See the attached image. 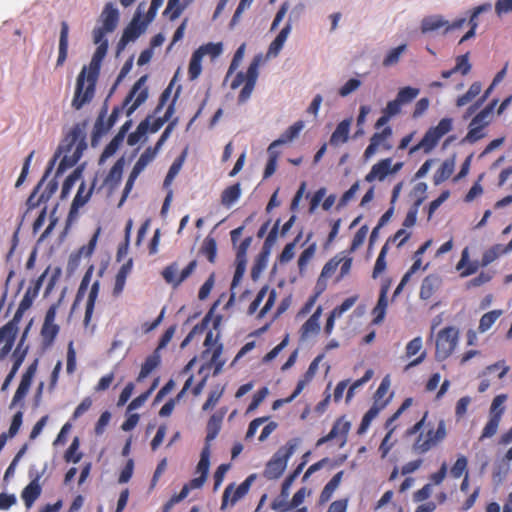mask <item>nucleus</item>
<instances>
[{"label": "nucleus", "instance_id": "1", "mask_svg": "<svg viewBox=\"0 0 512 512\" xmlns=\"http://www.w3.org/2000/svg\"><path fill=\"white\" fill-rule=\"evenodd\" d=\"M106 56V44L96 48L90 64L84 66L76 80L72 107L80 110L84 105L90 103L95 94V84L99 75L101 62Z\"/></svg>", "mask_w": 512, "mask_h": 512}, {"label": "nucleus", "instance_id": "2", "mask_svg": "<svg viewBox=\"0 0 512 512\" xmlns=\"http://www.w3.org/2000/svg\"><path fill=\"white\" fill-rule=\"evenodd\" d=\"M147 76L140 77L137 82L133 85L128 96L121 107H115L104 124L103 116L97 119L95 129L98 134L106 133L118 120V117L122 114L123 110H126V115L130 116L139 106H141L148 98V88L146 86Z\"/></svg>", "mask_w": 512, "mask_h": 512}, {"label": "nucleus", "instance_id": "3", "mask_svg": "<svg viewBox=\"0 0 512 512\" xmlns=\"http://www.w3.org/2000/svg\"><path fill=\"white\" fill-rule=\"evenodd\" d=\"M85 135L79 125H75L61 142L56 155L63 154L58 166L56 176H59L67 168L74 166L86 149Z\"/></svg>", "mask_w": 512, "mask_h": 512}, {"label": "nucleus", "instance_id": "4", "mask_svg": "<svg viewBox=\"0 0 512 512\" xmlns=\"http://www.w3.org/2000/svg\"><path fill=\"white\" fill-rule=\"evenodd\" d=\"M299 439L290 440L284 447H281L267 463L264 475L268 479H276L284 472L288 460L296 451Z\"/></svg>", "mask_w": 512, "mask_h": 512}, {"label": "nucleus", "instance_id": "5", "mask_svg": "<svg viewBox=\"0 0 512 512\" xmlns=\"http://www.w3.org/2000/svg\"><path fill=\"white\" fill-rule=\"evenodd\" d=\"M446 435L447 432L444 420L438 422L436 429L428 424L427 430L421 432L413 444V450L416 453L424 454L442 442Z\"/></svg>", "mask_w": 512, "mask_h": 512}, {"label": "nucleus", "instance_id": "6", "mask_svg": "<svg viewBox=\"0 0 512 512\" xmlns=\"http://www.w3.org/2000/svg\"><path fill=\"white\" fill-rule=\"evenodd\" d=\"M452 129V119L443 118L437 126L430 128L415 146L411 147L409 154H414L418 150L429 153L439 142V140Z\"/></svg>", "mask_w": 512, "mask_h": 512}, {"label": "nucleus", "instance_id": "7", "mask_svg": "<svg viewBox=\"0 0 512 512\" xmlns=\"http://www.w3.org/2000/svg\"><path fill=\"white\" fill-rule=\"evenodd\" d=\"M101 20L103 26L93 30V40L97 47L106 44L107 51L108 41L105 39V34L115 30L119 20L118 9L112 3H107L102 11Z\"/></svg>", "mask_w": 512, "mask_h": 512}, {"label": "nucleus", "instance_id": "8", "mask_svg": "<svg viewBox=\"0 0 512 512\" xmlns=\"http://www.w3.org/2000/svg\"><path fill=\"white\" fill-rule=\"evenodd\" d=\"M458 335V330L454 327H446L438 333L435 353L438 361L447 359L453 353L458 343Z\"/></svg>", "mask_w": 512, "mask_h": 512}, {"label": "nucleus", "instance_id": "9", "mask_svg": "<svg viewBox=\"0 0 512 512\" xmlns=\"http://www.w3.org/2000/svg\"><path fill=\"white\" fill-rule=\"evenodd\" d=\"M144 11L145 3H140L132 21L123 32V35L119 41L120 48H124L129 42L136 40L142 33L145 32L147 25L150 22H147V18L143 22L140 21L141 15L144 13Z\"/></svg>", "mask_w": 512, "mask_h": 512}, {"label": "nucleus", "instance_id": "10", "mask_svg": "<svg viewBox=\"0 0 512 512\" xmlns=\"http://www.w3.org/2000/svg\"><path fill=\"white\" fill-rule=\"evenodd\" d=\"M252 239L250 237L245 238L238 247L236 255V269L231 283V291L240 283L246 270V253L251 244ZM235 300V293L231 292L230 298L226 304L229 307Z\"/></svg>", "mask_w": 512, "mask_h": 512}, {"label": "nucleus", "instance_id": "11", "mask_svg": "<svg viewBox=\"0 0 512 512\" xmlns=\"http://www.w3.org/2000/svg\"><path fill=\"white\" fill-rule=\"evenodd\" d=\"M263 61V55L258 54L254 57L253 61L250 63L247 72H246V83L244 84V87L240 91V94L238 96V102L240 104H243L248 101V99L251 97V94L254 90V87L256 85L258 76H259V66Z\"/></svg>", "mask_w": 512, "mask_h": 512}, {"label": "nucleus", "instance_id": "12", "mask_svg": "<svg viewBox=\"0 0 512 512\" xmlns=\"http://www.w3.org/2000/svg\"><path fill=\"white\" fill-rule=\"evenodd\" d=\"M38 361L35 360L25 371V373L21 377L20 384L13 396V399L10 403V409L19 406L20 408L24 407V398L26 397L29 389L31 387L33 378L37 371Z\"/></svg>", "mask_w": 512, "mask_h": 512}, {"label": "nucleus", "instance_id": "13", "mask_svg": "<svg viewBox=\"0 0 512 512\" xmlns=\"http://www.w3.org/2000/svg\"><path fill=\"white\" fill-rule=\"evenodd\" d=\"M492 118L489 117V110H481L471 120L468 133L463 139L464 142L475 143L485 136L484 129L489 125Z\"/></svg>", "mask_w": 512, "mask_h": 512}, {"label": "nucleus", "instance_id": "14", "mask_svg": "<svg viewBox=\"0 0 512 512\" xmlns=\"http://www.w3.org/2000/svg\"><path fill=\"white\" fill-rule=\"evenodd\" d=\"M392 135V129L385 127L381 132L374 133L370 139V143L364 152V158L366 160L373 157L379 148L390 150L391 145L388 143V139Z\"/></svg>", "mask_w": 512, "mask_h": 512}, {"label": "nucleus", "instance_id": "15", "mask_svg": "<svg viewBox=\"0 0 512 512\" xmlns=\"http://www.w3.org/2000/svg\"><path fill=\"white\" fill-rule=\"evenodd\" d=\"M248 491V482H242L237 488H234L233 484L228 485L223 493L221 508H226L229 501L231 505H234L239 499L245 496Z\"/></svg>", "mask_w": 512, "mask_h": 512}, {"label": "nucleus", "instance_id": "16", "mask_svg": "<svg viewBox=\"0 0 512 512\" xmlns=\"http://www.w3.org/2000/svg\"><path fill=\"white\" fill-rule=\"evenodd\" d=\"M40 478L41 474H37L21 493V498L28 509L32 507L41 494Z\"/></svg>", "mask_w": 512, "mask_h": 512}, {"label": "nucleus", "instance_id": "17", "mask_svg": "<svg viewBox=\"0 0 512 512\" xmlns=\"http://www.w3.org/2000/svg\"><path fill=\"white\" fill-rule=\"evenodd\" d=\"M392 159L386 158L372 166L370 172L366 175L365 180L367 182H373L374 180L383 181L388 174H391Z\"/></svg>", "mask_w": 512, "mask_h": 512}, {"label": "nucleus", "instance_id": "18", "mask_svg": "<svg viewBox=\"0 0 512 512\" xmlns=\"http://www.w3.org/2000/svg\"><path fill=\"white\" fill-rule=\"evenodd\" d=\"M179 92H180V87H178L172 102L169 104V106L167 107V109L162 117L161 116H157V117L150 116L149 117L150 124H149L148 129H150V132H152V133L157 132L164 125V123L167 122L172 117V115L175 112V102L179 96Z\"/></svg>", "mask_w": 512, "mask_h": 512}, {"label": "nucleus", "instance_id": "19", "mask_svg": "<svg viewBox=\"0 0 512 512\" xmlns=\"http://www.w3.org/2000/svg\"><path fill=\"white\" fill-rule=\"evenodd\" d=\"M352 119L341 121L330 137V144L337 147L348 141Z\"/></svg>", "mask_w": 512, "mask_h": 512}, {"label": "nucleus", "instance_id": "20", "mask_svg": "<svg viewBox=\"0 0 512 512\" xmlns=\"http://www.w3.org/2000/svg\"><path fill=\"white\" fill-rule=\"evenodd\" d=\"M350 428L351 423L347 421L344 417H341L336 420L328 435L331 437L332 440L339 438L341 440L340 447H343L346 444L347 434Z\"/></svg>", "mask_w": 512, "mask_h": 512}, {"label": "nucleus", "instance_id": "21", "mask_svg": "<svg viewBox=\"0 0 512 512\" xmlns=\"http://www.w3.org/2000/svg\"><path fill=\"white\" fill-rule=\"evenodd\" d=\"M441 285V278L437 275H429L424 278L420 288V298L428 300L432 297L434 292L439 289Z\"/></svg>", "mask_w": 512, "mask_h": 512}, {"label": "nucleus", "instance_id": "22", "mask_svg": "<svg viewBox=\"0 0 512 512\" xmlns=\"http://www.w3.org/2000/svg\"><path fill=\"white\" fill-rule=\"evenodd\" d=\"M446 25H447V20H445L442 16L432 15V16H427V17L423 18V20L421 21L420 28H421V32L426 34L429 32L437 31L441 28L446 29ZM444 33H446V30H444Z\"/></svg>", "mask_w": 512, "mask_h": 512}, {"label": "nucleus", "instance_id": "23", "mask_svg": "<svg viewBox=\"0 0 512 512\" xmlns=\"http://www.w3.org/2000/svg\"><path fill=\"white\" fill-rule=\"evenodd\" d=\"M131 268H132V263L128 262V263L123 264L120 267V269L118 270L116 277H115V284H114L113 291H112V294L114 297H119L122 294L124 287H125L126 279L131 272Z\"/></svg>", "mask_w": 512, "mask_h": 512}, {"label": "nucleus", "instance_id": "24", "mask_svg": "<svg viewBox=\"0 0 512 512\" xmlns=\"http://www.w3.org/2000/svg\"><path fill=\"white\" fill-rule=\"evenodd\" d=\"M68 35L69 26L66 22L61 23L60 38H59V53L57 58V66L63 65L67 58L68 53Z\"/></svg>", "mask_w": 512, "mask_h": 512}, {"label": "nucleus", "instance_id": "25", "mask_svg": "<svg viewBox=\"0 0 512 512\" xmlns=\"http://www.w3.org/2000/svg\"><path fill=\"white\" fill-rule=\"evenodd\" d=\"M241 193L239 183L227 187L221 194V204L226 208L232 207L239 200Z\"/></svg>", "mask_w": 512, "mask_h": 512}, {"label": "nucleus", "instance_id": "26", "mask_svg": "<svg viewBox=\"0 0 512 512\" xmlns=\"http://www.w3.org/2000/svg\"><path fill=\"white\" fill-rule=\"evenodd\" d=\"M99 290H100V282L98 280H96L92 284L91 289L88 294V299H87L86 309H85V316H84V325L85 326H88V324L92 318V314L94 311L96 299L99 294Z\"/></svg>", "mask_w": 512, "mask_h": 512}, {"label": "nucleus", "instance_id": "27", "mask_svg": "<svg viewBox=\"0 0 512 512\" xmlns=\"http://www.w3.org/2000/svg\"><path fill=\"white\" fill-rule=\"evenodd\" d=\"M387 291H388L387 287H383L381 289L377 305L373 309V312H372L374 315L373 322L375 324H380L384 320V317L386 314V309L388 306Z\"/></svg>", "mask_w": 512, "mask_h": 512}, {"label": "nucleus", "instance_id": "28", "mask_svg": "<svg viewBox=\"0 0 512 512\" xmlns=\"http://www.w3.org/2000/svg\"><path fill=\"white\" fill-rule=\"evenodd\" d=\"M193 0H169L167 7L164 11L165 15H168L171 20H175L178 18L183 10L192 2Z\"/></svg>", "mask_w": 512, "mask_h": 512}, {"label": "nucleus", "instance_id": "29", "mask_svg": "<svg viewBox=\"0 0 512 512\" xmlns=\"http://www.w3.org/2000/svg\"><path fill=\"white\" fill-rule=\"evenodd\" d=\"M387 403L388 399L384 400V402L381 403L380 406H377V404H373V406L365 413V415L362 418L360 427L358 429L359 434L364 433L368 429L372 420L379 414L380 410L387 405Z\"/></svg>", "mask_w": 512, "mask_h": 512}, {"label": "nucleus", "instance_id": "30", "mask_svg": "<svg viewBox=\"0 0 512 512\" xmlns=\"http://www.w3.org/2000/svg\"><path fill=\"white\" fill-rule=\"evenodd\" d=\"M18 327L13 322H8L0 329V344L13 346Z\"/></svg>", "mask_w": 512, "mask_h": 512}, {"label": "nucleus", "instance_id": "31", "mask_svg": "<svg viewBox=\"0 0 512 512\" xmlns=\"http://www.w3.org/2000/svg\"><path fill=\"white\" fill-rule=\"evenodd\" d=\"M482 85L480 82H474L469 87L468 91L459 96L456 100V106L457 107H463L467 105L469 102H471L473 99H475L481 92Z\"/></svg>", "mask_w": 512, "mask_h": 512}, {"label": "nucleus", "instance_id": "32", "mask_svg": "<svg viewBox=\"0 0 512 512\" xmlns=\"http://www.w3.org/2000/svg\"><path fill=\"white\" fill-rule=\"evenodd\" d=\"M454 167H455L454 159H447V160H445L442 163V165L439 168V170L434 175V183L435 184H440L441 182H443L446 179H448L452 175V173L454 171Z\"/></svg>", "mask_w": 512, "mask_h": 512}, {"label": "nucleus", "instance_id": "33", "mask_svg": "<svg viewBox=\"0 0 512 512\" xmlns=\"http://www.w3.org/2000/svg\"><path fill=\"white\" fill-rule=\"evenodd\" d=\"M185 156H186V152H184L180 157H178L170 166L168 173L165 177L164 183H163L164 188L168 189L170 187V185L172 184L173 180L175 179V177L180 172V170L183 166V163L185 161Z\"/></svg>", "mask_w": 512, "mask_h": 512}, {"label": "nucleus", "instance_id": "34", "mask_svg": "<svg viewBox=\"0 0 512 512\" xmlns=\"http://www.w3.org/2000/svg\"><path fill=\"white\" fill-rule=\"evenodd\" d=\"M222 420H223V414H221V415L213 414L211 416V418L209 419L208 424H207V435H206L207 443L214 440L216 438V436L218 435V433L221 429Z\"/></svg>", "mask_w": 512, "mask_h": 512}, {"label": "nucleus", "instance_id": "35", "mask_svg": "<svg viewBox=\"0 0 512 512\" xmlns=\"http://www.w3.org/2000/svg\"><path fill=\"white\" fill-rule=\"evenodd\" d=\"M83 169L81 167H77L64 181L62 190H61V198H66L77 181H79L82 177Z\"/></svg>", "mask_w": 512, "mask_h": 512}, {"label": "nucleus", "instance_id": "36", "mask_svg": "<svg viewBox=\"0 0 512 512\" xmlns=\"http://www.w3.org/2000/svg\"><path fill=\"white\" fill-rule=\"evenodd\" d=\"M149 124H150V118H147L146 120L142 121L138 125L136 131L131 133L128 136V139H127L128 145L134 146L137 143H139L142 140V138L145 137V135L148 131V128H149Z\"/></svg>", "mask_w": 512, "mask_h": 512}, {"label": "nucleus", "instance_id": "37", "mask_svg": "<svg viewBox=\"0 0 512 512\" xmlns=\"http://www.w3.org/2000/svg\"><path fill=\"white\" fill-rule=\"evenodd\" d=\"M131 125H132V121L131 120L126 121L122 125V127H121L120 131L118 132V134L115 136V138L109 144V146L105 149V151L103 153V156H108L109 154H111L114 151V149L117 147V145L124 140V138L126 136V133L131 128Z\"/></svg>", "mask_w": 512, "mask_h": 512}, {"label": "nucleus", "instance_id": "38", "mask_svg": "<svg viewBox=\"0 0 512 512\" xmlns=\"http://www.w3.org/2000/svg\"><path fill=\"white\" fill-rule=\"evenodd\" d=\"M501 315V310H492L485 313L480 319L479 331L482 333L488 331Z\"/></svg>", "mask_w": 512, "mask_h": 512}, {"label": "nucleus", "instance_id": "39", "mask_svg": "<svg viewBox=\"0 0 512 512\" xmlns=\"http://www.w3.org/2000/svg\"><path fill=\"white\" fill-rule=\"evenodd\" d=\"M406 48H407L406 44H402L396 48L391 49L387 53L386 57L384 58V60L382 62L383 66L391 67V66L396 65L399 62L402 54L406 51Z\"/></svg>", "mask_w": 512, "mask_h": 512}, {"label": "nucleus", "instance_id": "40", "mask_svg": "<svg viewBox=\"0 0 512 512\" xmlns=\"http://www.w3.org/2000/svg\"><path fill=\"white\" fill-rule=\"evenodd\" d=\"M342 260L343 259H341V254H337L324 265L319 276V285L322 283L323 279H327L335 273Z\"/></svg>", "mask_w": 512, "mask_h": 512}, {"label": "nucleus", "instance_id": "41", "mask_svg": "<svg viewBox=\"0 0 512 512\" xmlns=\"http://www.w3.org/2000/svg\"><path fill=\"white\" fill-rule=\"evenodd\" d=\"M304 128V123L302 121H297L292 126H290L279 138L278 140L284 145L288 142L293 141L296 137H298L301 130Z\"/></svg>", "mask_w": 512, "mask_h": 512}, {"label": "nucleus", "instance_id": "42", "mask_svg": "<svg viewBox=\"0 0 512 512\" xmlns=\"http://www.w3.org/2000/svg\"><path fill=\"white\" fill-rule=\"evenodd\" d=\"M202 59L203 56L197 50L192 54L188 70L189 78L191 80H195L200 75L202 71Z\"/></svg>", "mask_w": 512, "mask_h": 512}, {"label": "nucleus", "instance_id": "43", "mask_svg": "<svg viewBox=\"0 0 512 512\" xmlns=\"http://www.w3.org/2000/svg\"><path fill=\"white\" fill-rule=\"evenodd\" d=\"M179 270L177 263H172L168 267H166L163 272L162 276L165 279V281L169 284H172L174 287L179 286L182 282L179 281Z\"/></svg>", "mask_w": 512, "mask_h": 512}, {"label": "nucleus", "instance_id": "44", "mask_svg": "<svg viewBox=\"0 0 512 512\" xmlns=\"http://www.w3.org/2000/svg\"><path fill=\"white\" fill-rule=\"evenodd\" d=\"M361 85L362 82L360 79L350 78L338 89V95L342 98L348 97L352 93L356 92Z\"/></svg>", "mask_w": 512, "mask_h": 512}, {"label": "nucleus", "instance_id": "45", "mask_svg": "<svg viewBox=\"0 0 512 512\" xmlns=\"http://www.w3.org/2000/svg\"><path fill=\"white\" fill-rule=\"evenodd\" d=\"M420 93L418 88H413L410 86L401 88L396 96V99L402 104H408L412 100H414Z\"/></svg>", "mask_w": 512, "mask_h": 512}, {"label": "nucleus", "instance_id": "46", "mask_svg": "<svg viewBox=\"0 0 512 512\" xmlns=\"http://www.w3.org/2000/svg\"><path fill=\"white\" fill-rule=\"evenodd\" d=\"M500 421L501 419L499 418V414H496L495 416H489V421L483 428L480 440L494 436L498 430Z\"/></svg>", "mask_w": 512, "mask_h": 512}, {"label": "nucleus", "instance_id": "47", "mask_svg": "<svg viewBox=\"0 0 512 512\" xmlns=\"http://www.w3.org/2000/svg\"><path fill=\"white\" fill-rule=\"evenodd\" d=\"M90 195L91 189L85 192V184L82 182L73 200L71 206V213L77 211L80 207H82L88 201Z\"/></svg>", "mask_w": 512, "mask_h": 512}, {"label": "nucleus", "instance_id": "48", "mask_svg": "<svg viewBox=\"0 0 512 512\" xmlns=\"http://www.w3.org/2000/svg\"><path fill=\"white\" fill-rule=\"evenodd\" d=\"M159 364V357L156 355L149 356L141 367L137 380L145 379Z\"/></svg>", "mask_w": 512, "mask_h": 512}, {"label": "nucleus", "instance_id": "49", "mask_svg": "<svg viewBox=\"0 0 512 512\" xmlns=\"http://www.w3.org/2000/svg\"><path fill=\"white\" fill-rule=\"evenodd\" d=\"M320 331V323L314 319H308L301 327V338L306 340L311 336L318 334Z\"/></svg>", "mask_w": 512, "mask_h": 512}, {"label": "nucleus", "instance_id": "50", "mask_svg": "<svg viewBox=\"0 0 512 512\" xmlns=\"http://www.w3.org/2000/svg\"><path fill=\"white\" fill-rule=\"evenodd\" d=\"M502 253H506L501 245H495L488 249L482 257L481 266L485 267L495 261Z\"/></svg>", "mask_w": 512, "mask_h": 512}, {"label": "nucleus", "instance_id": "51", "mask_svg": "<svg viewBox=\"0 0 512 512\" xmlns=\"http://www.w3.org/2000/svg\"><path fill=\"white\" fill-rule=\"evenodd\" d=\"M305 466V461L300 463L298 465V467L295 469V471L289 475L285 481L283 482L282 484V490H281V495L283 496V498H287L289 496V489L291 487V485L293 484V482L295 481V479L299 476V474L302 472L303 468Z\"/></svg>", "mask_w": 512, "mask_h": 512}, {"label": "nucleus", "instance_id": "52", "mask_svg": "<svg viewBox=\"0 0 512 512\" xmlns=\"http://www.w3.org/2000/svg\"><path fill=\"white\" fill-rule=\"evenodd\" d=\"M222 43H207L200 46L197 51L204 57L209 55L212 58L218 57L222 53Z\"/></svg>", "mask_w": 512, "mask_h": 512}, {"label": "nucleus", "instance_id": "53", "mask_svg": "<svg viewBox=\"0 0 512 512\" xmlns=\"http://www.w3.org/2000/svg\"><path fill=\"white\" fill-rule=\"evenodd\" d=\"M202 252L207 257L209 262L213 263L217 253L216 241L213 238H206L202 245Z\"/></svg>", "mask_w": 512, "mask_h": 512}, {"label": "nucleus", "instance_id": "54", "mask_svg": "<svg viewBox=\"0 0 512 512\" xmlns=\"http://www.w3.org/2000/svg\"><path fill=\"white\" fill-rule=\"evenodd\" d=\"M468 460L464 455H460L452 466L450 473L453 478H460L463 473H467Z\"/></svg>", "mask_w": 512, "mask_h": 512}, {"label": "nucleus", "instance_id": "55", "mask_svg": "<svg viewBox=\"0 0 512 512\" xmlns=\"http://www.w3.org/2000/svg\"><path fill=\"white\" fill-rule=\"evenodd\" d=\"M373 374V370L368 369L362 378L356 380L348 389L346 401L351 400L352 397L354 396L355 391L358 388L362 387L365 383H367L372 378Z\"/></svg>", "mask_w": 512, "mask_h": 512}, {"label": "nucleus", "instance_id": "56", "mask_svg": "<svg viewBox=\"0 0 512 512\" xmlns=\"http://www.w3.org/2000/svg\"><path fill=\"white\" fill-rule=\"evenodd\" d=\"M122 171H123V165H122L121 161H117L111 168L108 176L106 177L105 182L112 186L117 185L121 180Z\"/></svg>", "mask_w": 512, "mask_h": 512}, {"label": "nucleus", "instance_id": "57", "mask_svg": "<svg viewBox=\"0 0 512 512\" xmlns=\"http://www.w3.org/2000/svg\"><path fill=\"white\" fill-rule=\"evenodd\" d=\"M471 70V64L469 62V54L466 53L464 55H460L456 58V65L454 67V71L456 73H461L462 75H467Z\"/></svg>", "mask_w": 512, "mask_h": 512}, {"label": "nucleus", "instance_id": "58", "mask_svg": "<svg viewBox=\"0 0 512 512\" xmlns=\"http://www.w3.org/2000/svg\"><path fill=\"white\" fill-rule=\"evenodd\" d=\"M316 252V244H311L300 255L298 259V266L300 271H303L310 260L314 257Z\"/></svg>", "mask_w": 512, "mask_h": 512}, {"label": "nucleus", "instance_id": "59", "mask_svg": "<svg viewBox=\"0 0 512 512\" xmlns=\"http://www.w3.org/2000/svg\"><path fill=\"white\" fill-rule=\"evenodd\" d=\"M507 396L505 394L497 395L491 404L490 407V416H495L496 414H499V418L501 419L503 413H504V402L506 401Z\"/></svg>", "mask_w": 512, "mask_h": 512}, {"label": "nucleus", "instance_id": "60", "mask_svg": "<svg viewBox=\"0 0 512 512\" xmlns=\"http://www.w3.org/2000/svg\"><path fill=\"white\" fill-rule=\"evenodd\" d=\"M390 385H391V382H390L389 376H385L382 379V381H381V383H380V385H379V387H378V389H377V391L375 393V402H374V404H377V406H380L381 403L384 402V401H382V398L387 394V392H388V390L390 388Z\"/></svg>", "mask_w": 512, "mask_h": 512}, {"label": "nucleus", "instance_id": "61", "mask_svg": "<svg viewBox=\"0 0 512 512\" xmlns=\"http://www.w3.org/2000/svg\"><path fill=\"white\" fill-rule=\"evenodd\" d=\"M223 388H216L214 390H212L210 393H209V396H208V399L206 400V402L203 404V407L202 409L204 411H207V410H210L212 408H214L216 406V404L218 403V401L220 400L222 394H223Z\"/></svg>", "mask_w": 512, "mask_h": 512}, {"label": "nucleus", "instance_id": "62", "mask_svg": "<svg viewBox=\"0 0 512 512\" xmlns=\"http://www.w3.org/2000/svg\"><path fill=\"white\" fill-rule=\"evenodd\" d=\"M223 347L221 344L217 345L215 349L213 350L212 356H211V365L215 367L214 375H217L223 365L225 364V361L221 359Z\"/></svg>", "mask_w": 512, "mask_h": 512}, {"label": "nucleus", "instance_id": "63", "mask_svg": "<svg viewBox=\"0 0 512 512\" xmlns=\"http://www.w3.org/2000/svg\"><path fill=\"white\" fill-rule=\"evenodd\" d=\"M423 347V340L420 336L418 337H415L414 339H412L411 341H409L406 345V356L407 357H412L414 355H416L418 352L421 351Z\"/></svg>", "mask_w": 512, "mask_h": 512}, {"label": "nucleus", "instance_id": "64", "mask_svg": "<svg viewBox=\"0 0 512 512\" xmlns=\"http://www.w3.org/2000/svg\"><path fill=\"white\" fill-rule=\"evenodd\" d=\"M495 12L501 17L512 12V0H497L495 3Z\"/></svg>", "mask_w": 512, "mask_h": 512}]
</instances>
